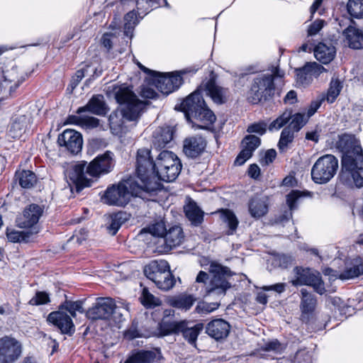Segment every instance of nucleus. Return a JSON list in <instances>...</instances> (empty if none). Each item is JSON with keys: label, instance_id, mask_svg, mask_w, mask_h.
<instances>
[{"label": "nucleus", "instance_id": "12", "mask_svg": "<svg viewBox=\"0 0 363 363\" xmlns=\"http://www.w3.org/2000/svg\"><path fill=\"white\" fill-rule=\"evenodd\" d=\"M155 162L150 156V150L148 148H140L138 150L136 157V172L140 179V184L145 187L150 181L155 180Z\"/></svg>", "mask_w": 363, "mask_h": 363}, {"label": "nucleus", "instance_id": "26", "mask_svg": "<svg viewBox=\"0 0 363 363\" xmlns=\"http://www.w3.org/2000/svg\"><path fill=\"white\" fill-rule=\"evenodd\" d=\"M301 317L303 319L308 320L309 317L313 313L316 305L317 300L315 296L308 292L306 289L301 290Z\"/></svg>", "mask_w": 363, "mask_h": 363}, {"label": "nucleus", "instance_id": "30", "mask_svg": "<svg viewBox=\"0 0 363 363\" xmlns=\"http://www.w3.org/2000/svg\"><path fill=\"white\" fill-rule=\"evenodd\" d=\"M313 51L315 58L323 64L330 62L336 53V49L331 43H320Z\"/></svg>", "mask_w": 363, "mask_h": 363}, {"label": "nucleus", "instance_id": "17", "mask_svg": "<svg viewBox=\"0 0 363 363\" xmlns=\"http://www.w3.org/2000/svg\"><path fill=\"white\" fill-rule=\"evenodd\" d=\"M184 72L171 73L168 74H159L155 79L156 88L164 94H169L177 89L182 84V78L180 75Z\"/></svg>", "mask_w": 363, "mask_h": 363}, {"label": "nucleus", "instance_id": "59", "mask_svg": "<svg viewBox=\"0 0 363 363\" xmlns=\"http://www.w3.org/2000/svg\"><path fill=\"white\" fill-rule=\"evenodd\" d=\"M325 100V95H323L320 98L312 101L308 110L307 116L310 118L311 116H313L320 108L322 102Z\"/></svg>", "mask_w": 363, "mask_h": 363}, {"label": "nucleus", "instance_id": "11", "mask_svg": "<svg viewBox=\"0 0 363 363\" xmlns=\"http://www.w3.org/2000/svg\"><path fill=\"white\" fill-rule=\"evenodd\" d=\"M337 168V159L333 155H325L314 163L311 169V178L316 184H325L335 176Z\"/></svg>", "mask_w": 363, "mask_h": 363}, {"label": "nucleus", "instance_id": "8", "mask_svg": "<svg viewBox=\"0 0 363 363\" xmlns=\"http://www.w3.org/2000/svg\"><path fill=\"white\" fill-rule=\"evenodd\" d=\"M155 180L171 182L174 181L180 173L181 162L172 152L164 150L157 156L155 162Z\"/></svg>", "mask_w": 363, "mask_h": 363}, {"label": "nucleus", "instance_id": "51", "mask_svg": "<svg viewBox=\"0 0 363 363\" xmlns=\"http://www.w3.org/2000/svg\"><path fill=\"white\" fill-rule=\"evenodd\" d=\"M195 298L191 295H183L174 301L173 306L179 309L188 310L194 304Z\"/></svg>", "mask_w": 363, "mask_h": 363}, {"label": "nucleus", "instance_id": "9", "mask_svg": "<svg viewBox=\"0 0 363 363\" xmlns=\"http://www.w3.org/2000/svg\"><path fill=\"white\" fill-rule=\"evenodd\" d=\"M284 72L276 67L272 69L271 74H262L254 79L250 89V99L252 103L257 104L261 100H266L273 94L274 89V80L283 78Z\"/></svg>", "mask_w": 363, "mask_h": 363}, {"label": "nucleus", "instance_id": "34", "mask_svg": "<svg viewBox=\"0 0 363 363\" xmlns=\"http://www.w3.org/2000/svg\"><path fill=\"white\" fill-rule=\"evenodd\" d=\"M363 275V259L357 258L347 265L344 272L340 274V279H350Z\"/></svg>", "mask_w": 363, "mask_h": 363}, {"label": "nucleus", "instance_id": "55", "mask_svg": "<svg viewBox=\"0 0 363 363\" xmlns=\"http://www.w3.org/2000/svg\"><path fill=\"white\" fill-rule=\"evenodd\" d=\"M325 22L322 19H317L313 22L308 28V36H313L318 34L320 30L323 28Z\"/></svg>", "mask_w": 363, "mask_h": 363}, {"label": "nucleus", "instance_id": "53", "mask_svg": "<svg viewBox=\"0 0 363 363\" xmlns=\"http://www.w3.org/2000/svg\"><path fill=\"white\" fill-rule=\"evenodd\" d=\"M50 302L48 294L45 291H38L35 295L29 301L28 303L31 306H40Z\"/></svg>", "mask_w": 363, "mask_h": 363}, {"label": "nucleus", "instance_id": "47", "mask_svg": "<svg viewBox=\"0 0 363 363\" xmlns=\"http://www.w3.org/2000/svg\"><path fill=\"white\" fill-rule=\"evenodd\" d=\"M347 8L351 16L363 18V0H349Z\"/></svg>", "mask_w": 363, "mask_h": 363}, {"label": "nucleus", "instance_id": "5", "mask_svg": "<svg viewBox=\"0 0 363 363\" xmlns=\"http://www.w3.org/2000/svg\"><path fill=\"white\" fill-rule=\"evenodd\" d=\"M181 108L187 121L192 118L200 123L196 124L198 128L208 129L216 120L215 114L207 107L200 95V89H197L182 101Z\"/></svg>", "mask_w": 363, "mask_h": 363}, {"label": "nucleus", "instance_id": "48", "mask_svg": "<svg viewBox=\"0 0 363 363\" xmlns=\"http://www.w3.org/2000/svg\"><path fill=\"white\" fill-rule=\"evenodd\" d=\"M60 308L66 313L69 312L72 317H75L76 312L84 313L83 303L80 301H66Z\"/></svg>", "mask_w": 363, "mask_h": 363}, {"label": "nucleus", "instance_id": "54", "mask_svg": "<svg viewBox=\"0 0 363 363\" xmlns=\"http://www.w3.org/2000/svg\"><path fill=\"white\" fill-rule=\"evenodd\" d=\"M302 196V193L298 190H293L286 196V202L290 211H292L297 208L296 204Z\"/></svg>", "mask_w": 363, "mask_h": 363}, {"label": "nucleus", "instance_id": "37", "mask_svg": "<svg viewBox=\"0 0 363 363\" xmlns=\"http://www.w3.org/2000/svg\"><path fill=\"white\" fill-rule=\"evenodd\" d=\"M184 212L189 220L195 225L201 224L203 221V212L194 201H190L184 207Z\"/></svg>", "mask_w": 363, "mask_h": 363}, {"label": "nucleus", "instance_id": "13", "mask_svg": "<svg viewBox=\"0 0 363 363\" xmlns=\"http://www.w3.org/2000/svg\"><path fill=\"white\" fill-rule=\"evenodd\" d=\"M295 278L291 281L292 285H307L312 286L315 292L323 294L325 291L324 283L320 274L310 268L296 267L294 269Z\"/></svg>", "mask_w": 363, "mask_h": 363}, {"label": "nucleus", "instance_id": "32", "mask_svg": "<svg viewBox=\"0 0 363 363\" xmlns=\"http://www.w3.org/2000/svg\"><path fill=\"white\" fill-rule=\"evenodd\" d=\"M249 212L252 217L259 218L268 211V205L265 197L255 196L248 204Z\"/></svg>", "mask_w": 363, "mask_h": 363}, {"label": "nucleus", "instance_id": "6", "mask_svg": "<svg viewBox=\"0 0 363 363\" xmlns=\"http://www.w3.org/2000/svg\"><path fill=\"white\" fill-rule=\"evenodd\" d=\"M127 312L125 308L116 306L111 298L101 297L96 298V302L86 311V315L92 320H111L119 323L124 320V315Z\"/></svg>", "mask_w": 363, "mask_h": 363}, {"label": "nucleus", "instance_id": "52", "mask_svg": "<svg viewBox=\"0 0 363 363\" xmlns=\"http://www.w3.org/2000/svg\"><path fill=\"white\" fill-rule=\"evenodd\" d=\"M291 118V111H286L269 125V130H279L286 125Z\"/></svg>", "mask_w": 363, "mask_h": 363}, {"label": "nucleus", "instance_id": "57", "mask_svg": "<svg viewBox=\"0 0 363 363\" xmlns=\"http://www.w3.org/2000/svg\"><path fill=\"white\" fill-rule=\"evenodd\" d=\"M267 130V124L264 122L255 123L247 127V131L250 133H257L262 135Z\"/></svg>", "mask_w": 363, "mask_h": 363}, {"label": "nucleus", "instance_id": "21", "mask_svg": "<svg viewBox=\"0 0 363 363\" xmlns=\"http://www.w3.org/2000/svg\"><path fill=\"white\" fill-rule=\"evenodd\" d=\"M198 89H200V94L201 91H205L206 94L217 104H224L227 100L228 90L217 85L213 78L203 83Z\"/></svg>", "mask_w": 363, "mask_h": 363}, {"label": "nucleus", "instance_id": "42", "mask_svg": "<svg viewBox=\"0 0 363 363\" xmlns=\"http://www.w3.org/2000/svg\"><path fill=\"white\" fill-rule=\"evenodd\" d=\"M220 218L222 220L227 223L229 230L228 232V235H232L234 233L238 225V220L234 213L228 209H222L220 211Z\"/></svg>", "mask_w": 363, "mask_h": 363}, {"label": "nucleus", "instance_id": "43", "mask_svg": "<svg viewBox=\"0 0 363 363\" xmlns=\"http://www.w3.org/2000/svg\"><path fill=\"white\" fill-rule=\"evenodd\" d=\"M342 88V83L337 78L333 77L330 87L328 89V93L325 95V99L327 100L328 102L332 104L335 101L336 98L340 94L341 89Z\"/></svg>", "mask_w": 363, "mask_h": 363}, {"label": "nucleus", "instance_id": "46", "mask_svg": "<svg viewBox=\"0 0 363 363\" xmlns=\"http://www.w3.org/2000/svg\"><path fill=\"white\" fill-rule=\"evenodd\" d=\"M124 20V33L127 36H130V38H132L133 30L135 26L138 23V19L134 10L128 12L125 16Z\"/></svg>", "mask_w": 363, "mask_h": 363}, {"label": "nucleus", "instance_id": "14", "mask_svg": "<svg viewBox=\"0 0 363 363\" xmlns=\"http://www.w3.org/2000/svg\"><path fill=\"white\" fill-rule=\"evenodd\" d=\"M22 342L11 335L0 338V363H16L23 354Z\"/></svg>", "mask_w": 363, "mask_h": 363}, {"label": "nucleus", "instance_id": "27", "mask_svg": "<svg viewBox=\"0 0 363 363\" xmlns=\"http://www.w3.org/2000/svg\"><path fill=\"white\" fill-rule=\"evenodd\" d=\"M181 329L179 333H182L184 338L191 345L196 346V342L199 335L203 329V323L192 325L191 323L182 320L181 321Z\"/></svg>", "mask_w": 363, "mask_h": 363}, {"label": "nucleus", "instance_id": "20", "mask_svg": "<svg viewBox=\"0 0 363 363\" xmlns=\"http://www.w3.org/2000/svg\"><path fill=\"white\" fill-rule=\"evenodd\" d=\"M48 320L57 326L62 333L71 334L74 331L71 317L60 308L59 311L50 313L48 316Z\"/></svg>", "mask_w": 363, "mask_h": 363}, {"label": "nucleus", "instance_id": "29", "mask_svg": "<svg viewBox=\"0 0 363 363\" xmlns=\"http://www.w3.org/2000/svg\"><path fill=\"white\" fill-rule=\"evenodd\" d=\"M357 170H361L359 167H354L352 169L342 167L340 174V180L345 184L353 187L354 186L360 188L363 186V177Z\"/></svg>", "mask_w": 363, "mask_h": 363}, {"label": "nucleus", "instance_id": "41", "mask_svg": "<svg viewBox=\"0 0 363 363\" xmlns=\"http://www.w3.org/2000/svg\"><path fill=\"white\" fill-rule=\"evenodd\" d=\"M19 184L23 188H31L37 182L35 174L30 170H22L16 172Z\"/></svg>", "mask_w": 363, "mask_h": 363}, {"label": "nucleus", "instance_id": "49", "mask_svg": "<svg viewBox=\"0 0 363 363\" xmlns=\"http://www.w3.org/2000/svg\"><path fill=\"white\" fill-rule=\"evenodd\" d=\"M291 121L286 128H290V130L294 132H298L306 123L308 117L304 113H298L294 115L291 114Z\"/></svg>", "mask_w": 363, "mask_h": 363}, {"label": "nucleus", "instance_id": "15", "mask_svg": "<svg viewBox=\"0 0 363 363\" xmlns=\"http://www.w3.org/2000/svg\"><path fill=\"white\" fill-rule=\"evenodd\" d=\"M43 213V206L32 203L25 208L23 213L17 216L16 225L21 228H33L38 223Z\"/></svg>", "mask_w": 363, "mask_h": 363}, {"label": "nucleus", "instance_id": "56", "mask_svg": "<svg viewBox=\"0 0 363 363\" xmlns=\"http://www.w3.org/2000/svg\"><path fill=\"white\" fill-rule=\"evenodd\" d=\"M99 125V120L95 117L82 116L80 125L86 128H94Z\"/></svg>", "mask_w": 363, "mask_h": 363}, {"label": "nucleus", "instance_id": "31", "mask_svg": "<svg viewBox=\"0 0 363 363\" xmlns=\"http://www.w3.org/2000/svg\"><path fill=\"white\" fill-rule=\"evenodd\" d=\"M22 82L18 77L16 69L4 72V79L0 83V90L7 91L9 94L15 91L17 87Z\"/></svg>", "mask_w": 363, "mask_h": 363}, {"label": "nucleus", "instance_id": "22", "mask_svg": "<svg viewBox=\"0 0 363 363\" xmlns=\"http://www.w3.org/2000/svg\"><path fill=\"white\" fill-rule=\"evenodd\" d=\"M206 147V140L200 135H195L184 140L183 151L188 157L196 158L204 152Z\"/></svg>", "mask_w": 363, "mask_h": 363}, {"label": "nucleus", "instance_id": "36", "mask_svg": "<svg viewBox=\"0 0 363 363\" xmlns=\"http://www.w3.org/2000/svg\"><path fill=\"white\" fill-rule=\"evenodd\" d=\"M129 219V215L123 211L110 216L107 230L110 234L114 235L120 227Z\"/></svg>", "mask_w": 363, "mask_h": 363}, {"label": "nucleus", "instance_id": "7", "mask_svg": "<svg viewBox=\"0 0 363 363\" xmlns=\"http://www.w3.org/2000/svg\"><path fill=\"white\" fill-rule=\"evenodd\" d=\"M337 147L342 152V167L352 169H363L362 149L359 140L353 135H343L337 142Z\"/></svg>", "mask_w": 363, "mask_h": 363}, {"label": "nucleus", "instance_id": "28", "mask_svg": "<svg viewBox=\"0 0 363 363\" xmlns=\"http://www.w3.org/2000/svg\"><path fill=\"white\" fill-rule=\"evenodd\" d=\"M345 42L350 48H363V31L353 26H348L344 31Z\"/></svg>", "mask_w": 363, "mask_h": 363}, {"label": "nucleus", "instance_id": "44", "mask_svg": "<svg viewBox=\"0 0 363 363\" xmlns=\"http://www.w3.org/2000/svg\"><path fill=\"white\" fill-rule=\"evenodd\" d=\"M294 132L290 130V128L286 127L283 129L278 143V147L280 152H284L288 150L289 145L294 140Z\"/></svg>", "mask_w": 363, "mask_h": 363}, {"label": "nucleus", "instance_id": "3", "mask_svg": "<svg viewBox=\"0 0 363 363\" xmlns=\"http://www.w3.org/2000/svg\"><path fill=\"white\" fill-rule=\"evenodd\" d=\"M160 189V184L150 181L145 187L140 184L135 177H129L121 182L117 186L108 188L104 196V202L109 205L123 206L132 196L147 199L146 194H152Z\"/></svg>", "mask_w": 363, "mask_h": 363}, {"label": "nucleus", "instance_id": "23", "mask_svg": "<svg viewBox=\"0 0 363 363\" xmlns=\"http://www.w3.org/2000/svg\"><path fill=\"white\" fill-rule=\"evenodd\" d=\"M86 111L97 116L105 115L108 111V107L104 96L101 94L93 96L84 106L77 109V113H82Z\"/></svg>", "mask_w": 363, "mask_h": 363}, {"label": "nucleus", "instance_id": "16", "mask_svg": "<svg viewBox=\"0 0 363 363\" xmlns=\"http://www.w3.org/2000/svg\"><path fill=\"white\" fill-rule=\"evenodd\" d=\"M57 143L70 153L77 155L82 150L83 139L80 133L73 129H67L58 136Z\"/></svg>", "mask_w": 363, "mask_h": 363}, {"label": "nucleus", "instance_id": "18", "mask_svg": "<svg viewBox=\"0 0 363 363\" xmlns=\"http://www.w3.org/2000/svg\"><path fill=\"white\" fill-rule=\"evenodd\" d=\"M325 69L315 62H307L303 67L296 69V82L301 86L311 84L313 77H318Z\"/></svg>", "mask_w": 363, "mask_h": 363}, {"label": "nucleus", "instance_id": "10", "mask_svg": "<svg viewBox=\"0 0 363 363\" xmlns=\"http://www.w3.org/2000/svg\"><path fill=\"white\" fill-rule=\"evenodd\" d=\"M208 271L212 277L208 285L206 287L203 296L211 294L224 295L226 291L230 288V284L227 280L228 277L232 276L230 269L213 262L210 264Z\"/></svg>", "mask_w": 363, "mask_h": 363}, {"label": "nucleus", "instance_id": "45", "mask_svg": "<svg viewBox=\"0 0 363 363\" xmlns=\"http://www.w3.org/2000/svg\"><path fill=\"white\" fill-rule=\"evenodd\" d=\"M155 357L151 351H140L128 358L125 363H150Z\"/></svg>", "mask_w": 363, "mask_h": 363}, {"label": "nucleus", "instance_id": "35", "mask_svg": "<svg viewBox=\"0 0 363 363\" xmlns=\"http://www.w3.org/2000/svg\"><path fill=\"white\" fill-rule=\"evenodd\" d=\"M173 138V133L169 127L158 128L153 133L152 144L157 148H162Z\"/></svg>", "mask_w": 363, "mask_h": 363}, {"label": "nucleus", "instance_id": "60", "mask_svg": "<svg viewBox=\"0 0 363 363\" xmlns=\"http://www.w3.org/2000/svg\"><path fill=\"white\" fill-rule=\"evenodd\" d=\"M277 156V152L274 149L268 150L263 157L260 159V163L262 165H268L272 162Z\"/></svg>", "mask_w": 363, "mask_h": 363}, {"label": "nucleus", "instance_id": "39", "mask_svg": "<svg viewBox=\"0 0 363 363\" xmlns=\"http://www.w3.org/2000/svg\"><path fill=\"white\" fill-rule=\"evenodd\" d=\"M37 233V231H19L14 229H7L6 237L9 241L11 242H28L30 241L33 235Z\"/></svg>", "mask_w": 363, "mask_h": 363}, {"label": "nucleus", "instance_id": "19", "mask_svg": "<svg viewBox=\"0 0 363 363\" xmlns=\"http://www.w3.org/2000/svg\"><path fill=\"white\" fill-rule=\"evenodd\" d=\"M261 140L257 136L249 135L245 136L242 141V149L235 160L236 165L243 164L249 160L253 152L260 145Z\"/></svg>", "mask_w": 363, "mask_h": 363}, {"label": "nucleus", "instance_id": "38", "mask_svg": "<svg viewBox=\"0 0 363 363\" xmlns=\"http://www.w3.org/2000/svg\"><path fill=\"white\" fill-rule=\"evenodd\" d=\"M152 281L159 289L164 291L171 289L175 284V279L171 274L169 268H167L163 273L159 274L157 278L153 279Z\"/></svg>", "mask_w": 363, "mask_h": 363}, {"label": "nucleus", "instance_id": "2", "mask_svg": "<svg viewBox=\"0 0 363 363\" xmlns=\"http://www.w3.org/2000/svg\"><path fill=\"white\" fill-rule=\"evenodd\" d=\"M114 166L113 153L106 151L97 156L88 165L86 162L82 161L72 165L67 171V177L73 184L77 191L84 187L90 186L92 182L91 177H98L101 174L110 172Z\"/></svg>", "mask_w": 363, "mask_h": 363}, {"label": "nucleus", "instance_id": "1", "mask_svg": "<svg viewBox=\"0 0 363 363\" xmlns=\"http://www.w3.org/2000/svg\"><path fill=\"white\" fill-rule=\"evenodd\" d=\"M115 98L122 106L110 114L108 122L112 133L121 136L127 131L125 121H137L145 104L138 99L130 89L125 86L115 90Z\"/></svg>", "mask_w": 363, "mask_h": 363}, {"label": "nucleus", "instance_id": "4", "mask_svg": "<svg viewBox=\"0 0 363 363\" xmlns=\"http://www.w3.org/2000/svg\"><path fill=\"white\" fill-rule=\"evenodd\" d=\"M141 233H148L157 239V250L160 252H167L172 249L181 245L185 235L182 228L179 225L167 226L163 220L157 221L149 225L140 231Z\"/></svg>", "mask_w": 363, "mask_h": 363}, {"label": "nucleus", "instance_id": "58", "mask_svg": "<svg viewBox=\"0 0 363 363\" xmlns=\"http://www.w3.org/2000/svg\"><path fill=\"white\" fill-rule=\"evenodd\" d=\"M284 349V346L277 340H273L267 342L264 346V350L268 352H281Z\"/></svg>", "mask_w": 363, "mask_h": 363}, {"label": "nucleus", "instance_id": "24", "mask_svg": "<svg viewBox=\"0 0 363 363\" xmlns=\"http://www.w3.org/2000/svg\"><path fill=\"white\" fill-rule=\"evenodd\" d=\"M230 330L229 323L223 319H215L206 327V333L216 340L228 337Z\"/></svg>", "mask_w": 363, "mask_h": 363}, {"label": "nucleus", "instance_id": "25", "mask_svg": "<svg viewBox=\"0 0 363 363\" xmlns=\"http://www.w3.org/2000/svg\"><path fill=\"white\" fill-rule=\"evenodd\" d=\"M31 118L27 115L16 116L11 123L9 134L13 138H20L26 133Z\"/></svg>", "mask_w": 363, "mask_h": 363}, {"label": "nucleus", "instance_id": "63", "mask_svg": "<svg viewBox=\"0 0 363 363\" xmlns=\"http://www.w3.org/2000/svg\"><path fill=\"white\" fill-rule=\"evenodd\" d=\"M248 174L251 177L257 179L259 176L260 169L255 164H250L248 169Z\"/></svg>", "mask_w": 363, "mask_h": 363}, {"label": "nucleus", "instance_id": "62", "mask_svg": "<svg viewBox=\"0 0 363 363\" xmlns=\"http://www.w3.org/2000/svg\"><path fill=\"white\" fill-rule=\"evenodd\" d=\"M142 336H143V335L142 334H140L139 330L134 326H132L131 328H130L125 333V337L129 340H133L134 338L142 337Z\"/></svg>", "mask_w": 363, "mask_h": 363}, {"label": "nucleus", "instance_id": "64", "mask_svg": "<svg viewBox=\"0 0 363 363\" xmlns=\"http://www.w3.org/2000/svg\"><path fill=\"white\" fill-rule=\"evenodd\" d=\"M84 77V72L83 69L77 70L75 75L72 79V85L74 86H77L78 83Z\"/></svg>", "mask_w": 363, "mask_h": 363}, {"label": "nucleus", "instance_id": "50", "mask_svg": "<svg viewBox=\"0 0 363 363\" xmlns=\"http://www.w3.org/2000/svg\"><path fill=\"white\" fill-rule=\"evenodd\" d=\"M140 299L143 305L148 308L157 306L161 304V301L150 294L146 288L143 289Z\"/></svg>", "mask_w": 363, "mask_h": 363}, {"label": "nucleus", "instance_id": "40", "mask_svg": "<svg viewBox=\"0 0 363 363\" xmlns=\"http://www.w3.org/2000/svg\"><path fill=\"white\" fill-rule=\"evenodd\" d=\"M181 321H162L159 324L158 335L166 336L172 334H179L181 329Z\"/></svg>", "mask_w": 363, "mask_h": 363}, {"label": "nucleus", "instance_id": "33", "mask_svg": "<svg viewBox=\"0 0 363 363\" xmlns=\"http://www.w3.org/2000/svg\"><path fill=\"white\" fill-rule=\"evenodd\" d=\"M167 268H169L167 261L164 259L153 260L145 267L144 274L147 278L152 281L157 278L159 274L165 272Z\"/></svg>", "mask_w": 363, "mask_h": 363}, {"label": "nucleus", "instance_id": "61", "mask_svg": "<svg viewBox=\"0 0 363 363\" xmlns=\"http://www.w3.org/2000/svg\"><path fill=\"white\" fill-rule=\"evenodd\" d=\"M286 289V284L278 283L270 286H264L262 287L264 291H274L279 294L283 293Z\"/></svg>", "mask_w": 363, "mask_h": 363}]
</instances>
